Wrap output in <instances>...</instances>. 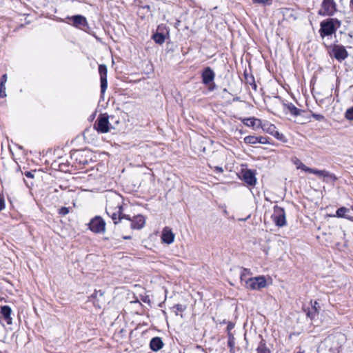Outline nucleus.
Returning <instances> with one entry per match:
<instances>
[{
    "instance_id": "1",
    "label": "nucleus",
    "mask_w": 353,
    "mask_h": 353,
    "mask_svg": "<svg viewBox=\"0 0 353 353\" xmlns=\"http://www.w3.org/2000/svg\"><path fill=\"white\" fill-rule=\"evenodd\" d=\"M105 212L115 225L122 219H130V215L123 213L122 197L117 194H112L108 197Z\"/></svg>"
},
{
    "instance_id": "2",
    "label": "nucleus",
    "mask_w": 353,
    "mask_h": 353,
    "mask_svg": "<svg viewBox=\"0 0 353 353\" xmlns=\"http://www.w3.org/2000/svg\"><path fill=\"white\" fill-rule=\"evenodd\" d=\"M340 25L341 22L335 18H330L323 21L321 23V28L319 30L321 37H324L335 33L336 28L339 27Z\"/></svg>"
},
{
    "instance_id": "3",
    "label": "nucleus",
    "mask_w": 353,
    "mask_h": 353,
    "mask_svg": "<svg viewBox=\"0 0 353 353\" xmlns=\"http://www.w3.org/2000/svg\"><path fill=\"white\" fill-rule=\"evenodd\" d=\"M329 54L338 61L342 62L348 57V52L343 46L334 44L329 47Z\"/></svg>"
},
{
    "instance_id": "4",
    "label": "nucleus",
    "mask_w": 353,
    "mask_h": 353,
    "mask_svg": "<svg viewBox=\"0 0 353 353\" xmlns=\"http://www.w3.org/2000/svg\"><path fill=\"white\" fill-rule=\"evenodd\" d=\"M272 219L276 226L280 228L285 226L286 225V217L284 208L275 205Z\"/></svg>"
},
{
    "instance_id": "5",
    "label": "nucleus",
    "mask_w": 353,
    "mask_h": 353,
    "mask_svg": "<svg viewBox=\"0 0 353 353\" xmlns=\"http://www.w3.org/2000/svg\"><path fill=\"white\" fill-rule=\"evenodd\" d=\"M245 287L248 289L253 290H259L266 286V280L263 276L250 278L248 280H245Z\"/></svg>"
},
{
    "instance_id": "6",
    "label": "nucleus",
    "mask_w": 353,
    "mask_h": 353,
    "mask_svg": "<svg viewBox=\"0 0 353 353\" xmlns=\"http://www.w3.org/2000/svg\"><path fill=\"white\" fill-rule=\"evenodd\" d=\"M90 230L97 234L104 233L105 231V222L99 216L92 219L88 224Z\"/></svg>"
},
{
    "instance_id": "7",
    "label": "nucleus",
    "mask_w": 353,
    "mask_h": 353,
    "mask_svg": "<svg viewBox=\"0 0 353 353\" xmlns=\"http://www.w3.org/2000/svg\"><path fill=\"white\" fill-rule=\"evenodd\" d=\"M336 11V3L334 0H323L321 4V10L319 14L322 16H332Z\"/></svg>"
},
{
    "instance_id": "8",
    "label": "nucleus",
    "mask_w": 353,
    "mask_h": 353,
    "mask_svg": "<svg viewBox=\"0 0 353 353\" xmlns=\"http://www.w3.org/2000/svg\"><path fill=\"white\" fill-rule=\"evenodd\" d=\"M95 129L101 133H106L109 131L108 116L100 114L94 123Z\"/></svg>"
},
{
    "instance_id": "9",
    "label": "nucleus",
    "mask_w": 353,
    "mask_h": 353,
    "mask_svg": "<svg viewBox=\"0 0 353 353\" xmlns=\"http://www.w3.org/2000/svg\"><path fill=\"white\" fill-rule=\"evenodd\" d=\"M99 72L100 74V81H101V93L102 94H103L107 89V87H108L107 66L105 64H100L99 65Z\"/></svg>"
},
{
    "instance_id": "10",
    "label": "nucleus",
    "mask_w": 353,
    "mask_h": 353,
    "mask_svg": "<svg viewBox=\"0 0 353 353\" xmlns=\"http://www.w3.org/2000/svg\"><path fill=\"white\" fill-rule=\"evenodd\" d=\"M202 83L205 85L210 84L214 81L215 73L210 67L204 68L201 73Z\"/></svg>"
},
{
    "instance_id": "11",
    "label": "nucleus",
    "mask_w": 353,
    "mask_h": 353,
    "mask_svg": "<svg viewBox=\"0 0 353 353\" xmlns=\"http://www.w3.org/2000/svg\"><path fill=\"white\" fill-rule=\"evenodd\" d=\"M129 221H131V228L137 230L141 229L145 223L144 216L140 214L134 216L133 219L130 218Z\"/></svg>"
},
{
    "instance_id": "12",
    "label": "nucleus",
    "mask_w": 353,
    "mask_h": 353,
    "mask_svg": "<svg viewBox=\"0 0 353 353\" xmlns=\"http://www.w3.org/2000/svg\"><path fill=\"white\" fill-rule=\"evenodd\" d=\"M161 240L163 243L167 244L172 243L174 240V234L171 229L165 228L162 231Z\"/></svg>"
},
{
    "instance_id": "13",
    "label": "nucleus",
    "mask_w": 353,
    "mask_h": 353,
    "mask_svg": "<svg viewBox=\"0 0 353 353\" xmlns=\"http://www.w3.org/2000/svg\"><path fill=\"white\" fill-rule=\"evenodd\" d=\"M12 310L8 305L1 306V319L6 322L8 325L12 323V318L11 317Z\"/></svg>"
},
{
    "instance_id": "14",
    "label": "nucleus",
    "mask_w": 353,
    "mask_h": 353,
    "mask_svg": "<svg viewBox=\"0 0 353 353\" xmlns=\"http://www.w3.org/2000/svg\"><path fill=\"white\" fill-rule=\"evenodd\" d=\"M284 110H287L294 117H297L301 114L303 112L302 110L297 108L292 103H283Z\"/></svg>"
},
{
    "instance_id": "15",
    "label": "nucleus",
    "mask_w": 353,
    "mask_h": 353,
    "mask_svg": "<svg viewBox=\"0 0 353 353\" xmlns=\"http://www.w3.org/2000/svg\"><path fill=\"white\" fill-rule=\"evenodd\" d=\"M244 181L250 185H254L256 183V179L254 173L250 170H247L243 174Z\"/></svg>"
},
{
    "instance_id": "16",
    "label": "nucleus",
    "mask_w": 353,
    "mask_h": 353,
    "mask_svg": "<svg viewBox=\"0 0 353 353\" xmlns=\"http://www.w3.org/2000/svg\"><path fill=\"white\" fill-rule=\"evenodd\" d=\"M163 345L164 343L161 338L159 336L152 338L150 342V347L154 352L160 350L163 347Z\"/></svg>"
},
{
    "instance_id": "17",
    "label": "nucleus",
    "mask_w": 353,
    "mask_h": 353,
    "mask_svg": "<svg viewBox=\"0 0 353 353\" xmlns=\"http://www.w3.org/2000/svg\"><path fill=\"white\" fill-rule=\"evenodd\" d=\"M242 123L248 127H255L257 125L258 127L261 126V121L259 119H256L254 117L251 118H244L241 119Z\"/></svg>"
},
{
    "instance_id": "18",
    "label": "nucleus",
    "mask_w": 353,
    "mask_h": 353,
    "mask_svg": "<svg viewBox=\"0 0 353 353\" xmlns=\"http://www.w3.org/2000/svg\"><path fill=\"white\" fill-rule=\"evenodd\" d=\"M73 25L76 27L87 26L85 17L81 15H75L72 17Z\"/></svg>"
},
{
    "instance_id": "19",
    "label": "nucleus",
    "mask_w": 353,
    "mask_h": 353,
    "mask_svg": "<svg viewBox=\"0 0 353 353\" xmlns=\"http://www.w3.org/2000/svg\"><path fill=\"white\" fill-rule=\"evenodd\" d=\"M350 210L345 207H341L337 209L336 212V216L339 218H345L347 219V217H350L348 214Z\"/></svg>"
},
{
    "instance_id": "20",
    "label": "nucleus",
    "mask_w": 353,
    "mask_h": 353,
    "mask_svg": "<svg viewBox=\"0 0 353 353\" xmlns=\"http://www.w3.org/2000/svg\"><path fill=\"white\" fill-rule=\"evenodd\" d=\"M261 127L263 131L266 132L267 133L271 135L276 130V126L274 124H272L269 122H265L263 124L261 123Z\"/></svg>"
},
{
    "instance_id": "21",
    "label": "nucleus",
    "mask_w": 353,
    "mask_h": 353,
    "mask_svg": "<svg viewBox=\"0 0 353 353\" xmlns=\"http://www.w3.org/2000/svg\"><path fill=\"white\" fill-rule=\"evenodd\" d=\"M257 353H270V349L266 346L265 341L262 339L256 348Z\"/></svg>"
},
{
    "instance_id": "22",
    "label": "nucleus",
    "mask_w": 353,
    "mask_h": 353,
    "mask_svg": "<svg viewBox=\"0 0 353 353\" xmlns=\"http://www.w3.org/2000/svg\"><path fill=\"white\" fill-rule=\"evenodd\" d=\"M228 345L230 347V352L234 353L235 338L233 334L228 335Z\"/></svg>"
},
{
    "instance_id": "23",
    "label": "nucleus",
    "mask_w": 353,
    "mask_h": 353,
    "mask_svg": "<svg viewBox=\"0 0 353 353\" xmlns=\"http://www.w3.org/2000/svg\"><path fill=\"white\" fill-rule=\"evenodd\" d=\"M154 41L158 44H163L165 42V37L163 33H155L152 36Z\"/></svg>"
},
{
    "instance_id": "24",
    "label": "nucleus",
    "mask_w": 353,
    "mask_h": 353,
    "mask_svg": "<svg viewBox=\"0 0 353 353\" xmlns=\"http://www.w3.org/2000/svg\"><path fill=\"white\" fill-rule=\"evenodd\" d=\"M324 181L326 183L329 182H334L336 181L338 178L334 174L330 173L328 171H325V175H324Z\"/></svg>"
},
{
    "instance_id": "25",
    "label": "nucleus",
    "mask_w": 353,
    "mask_h": 353,
    "mask_svg": "<svg viewBox=\"0 0 353 353\" xmlns=\"http://www.w3.org/2000/svg\"><path fill=\"white\" fill-rule=\"evenodd\" d=\"M244 142L247 144L254 145L258 143L259 141L257 137L250 135L244 138Z\"/></svg>"
},
{
    "instance_id": "26",
    "label": "nucleus",
    "mask_w": 353,
    "mask_h": 353,
    "mask_svg": "<svg viewBox=\"0 0 353 353\" xmlns=\"http://www.w3.org/2000/svg\"><path fill=\"white\" fill-rule=\"evenodd\" d=\"M319 312H318V309L310 308V309H308V310L307 311L306 315L310 319H313L319 314Z\"/></svg>"
},
{
    "instance_id": "27",
    "label": "nucleus",
    "mask_w": 353,
    "mask_h": 353,
    "mask_svg": "<svg viewBox=\"0 0 353 353\" xmlns=\"http://www.w3.org/2000/svg\"><path fill=\"white\" fill-rule=\"evenodd\" d=\"M325 171H326L325 170H320L310 168L308 170L309 173L314 174L318 175L319 176H324Z\"/></svg>"
},
{
    "instance_id": "28",
    "label": "nucleus",
    "mask_w": 353,
    "mask_h": 353,
    "mask_svg": "<svg viewBox=\"0 0 353 353\" xmlns=\"http://www.w3.org/2000/svg\"><path fill=\"white\" fill-rule=\"evenodd\" d=\"M104 294V292L102 290H94V293L91 295V297L93 299H97L98 301L101 300V298H103Z\"/></svg>"
},
{
    "instance_id": "29",
    "label": "nucleus",
    "mask_w": 353,
    "mask_h": 353,
    "mask_svg": "<svg viewBox=\"0 0 353 353\" xmlns=\"http://www.w3.org/2000/svg\"><path fill=\"white\" fill-rule=\"evenodd\" d=\"M173 309L175 310L174 312L176 315H181L182 316V314L180 313L184 311L185 307L181 304H176L173 306Z\"/></svg>"
},
{
    "instance_id": "30",
    "label": "nucleus",
    "mask_w": 353,
    "mask_h": 353,
    "mask_svg": "<svg viewBox=\"0 0 353 353\" xmlns=\"http://www.w3.org/2000/svg\"><path fill=\"white\" fill-rule=\"evenodd\" d=\"M272 135L279 141H281L283 142L287 141L285 137L283 134L278 132L276 130L274 132V133Z\"/></svg>"
},
{
    "instance_id": "31",
    "label": "nucleus",
    "mask_w": 353,
    "mask_h": 353,
    "mask_svg": "<svg viewBox=\"0 0 353 353\" xmlns=\"http://www.w3.org/2000/svg\"><path fill=\"white\" fill-rule=\"evenodd\" d=\"M6 79H7L6 74H3L1 77V98L6 97V94L5 92L6 88L3 85V83L6 81Z\"/></svg>"
},
{
    "instance_id": "32",
    "label": "nucleus",
    "mask_w": 353,
    "mask_h": 353,
    "mask_svg": "<svg viewBox=\"0 0 353 353\" xmlns=\"http://www.w3.org/2000/svg\"><path fill=\"white\" fill-rule=\"evenodd\" d=\"M345 118L353 121V107L348 108L345 113Z\"/></svg>"
},
{
    "instance_id": "33",
    "label": "nucleus",
    "mask_w": 353,
    "mask_h": 353,
    "mask_svg": "<svg viewBox=\"0 0 353 353\" xmlns=\"http://www.w3.org/2000/svg\"><path fill=\"white\" fill-rule=\"evenodd\" d=\"M295 163L297 165L298 169H301L306 172H308V170L310 169V168L307 167L305 164H303L299 159L296 160V162Z\"/></svg>"
},
{
    "instance_id": "34",
    "label": "nucleus",
    "mask_w": 353,
    "mask_h": 353,
    "mask_svg": "<svg viewBox=\"0 0 353 353\" xmlns=\"http://www.w3.org/2000/svg\"><path fill=\"white\" fill-rule=\"evenodd\" d=\"M69 212H70L69 208H67V207H61L59 210V214L62 216L68 214L69 213Z\"/></svg>"
},
{
    "instance_id": "35",
    "label": "nucleus",
    "mask_w": 353,
    "mask_h": 353,
    "mask_svg": "<svg viewBox=\"0 0 353 353\" xmlns=\"http://www.w3.org/2000/svg\"><path fill=\"white\" fill-rule=\"evenodd\" d=\"M234 327V323L232 322H228V326H227V332L228 335L230 334H232L231 332V330Z\"/></svg>"
},
{
    "instance_id": "36",
    "label": "nucleus",
    "mask_w": 353,
    "mask_h": 353,
    "mask_svg": "<svg viewBox=\"0 0 353 353\" xmlns=\"http://www.w3.org/2000/svg\"><path fill=\"white\" fill-rule=\"evenodd\" d=\"M257 139L259 143L265 144L268 142V139L265 137H257Z\"/></svg>"
},
{
    "instance_id": "37",
    "label": "nucleus",
    "mask_w": 353,
    "mask_h": 353,
    "mask_svg": "<svg viewBox=\"0 0 353 353\" xmlns=\"http://www.w3.org/2000/svg\"><path fill=\"white\" fill-rule=\"evenodd\" d=\"M312 116L317 121H322L324 119V117L321 114L313 113Z\"/></svg>"
},
{
    "instance_id": "38",
    "label": "nucleus",
    "mask_w": 353,
    "mask_h": 353,
    "mask_svg": "<svg viewBox=\"0 0 353 353\" xmlns=\"http://www.w3.org/2000/svg\"><path fill=\"white\" fill-rule=\"evenodd\" d=\"M207 85H208V90L210 92L214 91L216 88V85L214 81H212V83H210V84H208Z\"/></svg>"
},
{
    "instance_id": "39",
    "label": "nucleus",
    "mask_w": 353,
    "mask_h": 353,
    "mask_svg": "<svg viewBox=\"0 0 353 353\" xmlns=\"http://www.w3.org/2000/svg\"><path fill=\"white\" fill-rule=\"evenodd\" d=\"M312 309H318V312H319V310H320V306H319V304L318 303L317 301H315L312 304Z\"/></svg>"
},
{
    "instance_id": "40",
    "label": "nucleus",
    "mask_w": 353,
    "mask_h": 353,
    "mask_svg": "<svg viewBox=\"0 0 353 353\" xmlns=\"http://www.w3.org/2000/svg\"><path fill=\"white\" fill-rule=\"evenodd\" d=\"M269 1L270 0H252L253 3H261V4H265Z\"/></svg>"
},
{
    "instance_id": "41",
    "label": "nucleus",
    "mask_w": 353,
    "mask_h": 353,
    "mask_svg": "<svg viewBox=\"0 0 353 353\" xmlns=\"http://www.w3.org/2000/svg\"><path fill=\"white\" fill-rule=\"evenodd\" d=\"M215 170L219 173H222L223 172V169L221 167H215Z\"/></svg>"
},
{
    "instance_id": "42",
    "label": "nucleus",
    "mask_w": 353,
    "mask_h": 353,
    "mask_svg": "<svg viewBox=\"0 0 353 353\" xmlns=\"http://www.w3.org/2000/svg\"><path fill=\"white\" fill-rule=\"evenodd\" d=\"M25 175L28 177V178H32L33 177V174L30 172H26Z\"/></svg>"
},
{
    "instance_id": "43",
    "label": "nucleus",
    "mask_w": 353,
    "mask_h": 353,
    "mask_svg": "<svg viewBox=\"0 0 353 353\" xmlns=\"http://www.w3.org/2000/svg\"><path fill=\"white\" fill-rule=\"evenodd\" d=\"M1 210H3L4 208V207H5V204H4V201L3 200L2 198H1Z\"/></svg>"
},
{
    "instance_id": "44",
    "label": "nucleus",
    "mask_w": 353,
    "mask_h": 353,
    "mask_svg": "<svg viewBox=\"0 0 353 353\" xmlns=\"http://www.w3.org/2000/svg\"><path fill=\"white\" fill-rule=\"evenodd\" d=\"M350 7L352 10H353V0H350Z\"/></svg>"
},
{
    "instance_id": "45",
    "label": "nucleus",
    "mask_w": 353,
    "mask_h": 353,
    "mask_svg": "<svg viewBox=\"0 0 353 353\" xmlns=\"http://www.w3.org/2000/svg\"><path fill=\"white\" fill-rule=\"evenodd\" d=\"M245 78L247 79V81H248V83H250V84H252V83H251V81H251V79H248L247 78V74H245Z\"/></svg>"
},
{
    "instance_id": "46",
    "label": "nucleus",
    "mask_w": 353,
    "mask_h": 353,
    "mask_svg": "<svg viewBox=\"0 0 353 353\" xmlns=\"http://www.w3.org/2000/svg\"><path fill=\"white\" fill-rule=\"evenodd\" d=\"M245 78L247 79V81H248V83H250V84H252V83H251V81H251V79H248L247 78V74H245Z\"/></svg>"
},
{
    "instance_id": "47",
    "label": "nucleus",
    "mask_w": 353,
    "mask_h": 353,
    "mask_svg": "<svg viewBox=\"0 0 353 353\" xmlns=\"http://www.w3.org/2000/svg\"><path fill=\"white\" fill-rule=\"evenodd\" d=\"M124 239H131V236H124L123 237Z\"/></svg>"
},
{
    "instance_id": "48",
    "label": "nucleus",
    "mask_w": 353,
    "mask_h": 353,
    "mask_svg": "<svg viewBox=\"0 0 353 353\" xmlns=\"http://www.w3.org/2000/svg\"><path fill=\"white\" fill-rule=\"evenodd\" d=\"M233 101H239V97H236L234 98Z\"/></svg>"
},
{
    "instance_id": "49",
    "label": "nucleus",
    "mask_w": 353,
    "mask_h": 353,
    "mask_svg": "<svg viewBox=\"0 0 353 353\" xmlns=\"http://www.w3.org/2000/svg\"><path fill=\"white\" fill-rule=\"evenodd\" d=\"M243 277H244V274H242L241 275V281H243L244 280Z\"/></svg>"
},
{
    "instance_id": "50",
    "label": "nucleus",
    "mask_w": 353,
    "mask_h": 353,
    "mask_svg": "<svg viewBox=\"0 0 353 353\" xmlns=\"http://www.w3.org/2000/svg\"><path fill=\"white\" fill-rule=\"evenodd\" d=\"M347 219L351 221H353V216H350V217H347Z\"/></svg>"
},
{
    "instance_id": "51",
    "label": "nucleus",
    "mask_w": 353,
    "mask_h": 353,
    "mask_svg": "<svg viewBox=\"0 0 353 353\" xmlns=\"http://www.w3.org/2000/svg\"><path fill=\"white\" fill-rule=\"evenodd\" d=\"M250 79H251L252 82H254V77L252 76L250 77Z\"/></svg>"
},
{
    "instance_id": "52",
    "label": "nucleus",
    "mask_w": 353,
    "mask_h": 353,
    "mask_svg": "<svg viewBox=\"0 0 353 353\" xmlns=\"http://www.w3.org/2000/svg\"><path fill=\"white\" fill-rule=\"evenodd\" d=\"M223 92H228V90H227L226 88H224V89L223 90Z\"/></svg>"
},
{
    "instance_id": "53",
    "label": "nucleus",
    "mask_w": 353,
    "mask_h": 353,
    "mask_svg": "<svg viewBox=\"0 0 353 353\" xmlns=\"http://www.w3.org/2000/svg\"><path fill=\"white\" fill-rule=\"evenodd\" d=\"M254 89L256 90V85L255 83H254V86H253Z\"/></svg>"
},
{
    "instance_id": "54",
    "label": "nucleus",
    "mask_w": 353,
    "mask_h": 353,
    "mask_svg": "<svg viewBox=\"0 0 353 353\" xmlns=\"http://www.w3.org/2000/svg\"><path fill=\"white\" fill-rule=\"evenodd\" d=\"M227 323V322H226V321H225V320H224V321H223V323Z\"/></svg>"
},
{
    "instance_id": "55",
    "label": "nucleus",
    "mask_w": 353,
    "mask_h": 353,
    "mask_svg": "<svg viewBox=\"0 0 353 353\" xmlns=\"http://www.w3.org/2000/svg\"><path fill=\"white\" fill-rule=\"evenodd\" d=\"M297 353H304V352L299 351Z\"/></svg>"
}]
</instances>
